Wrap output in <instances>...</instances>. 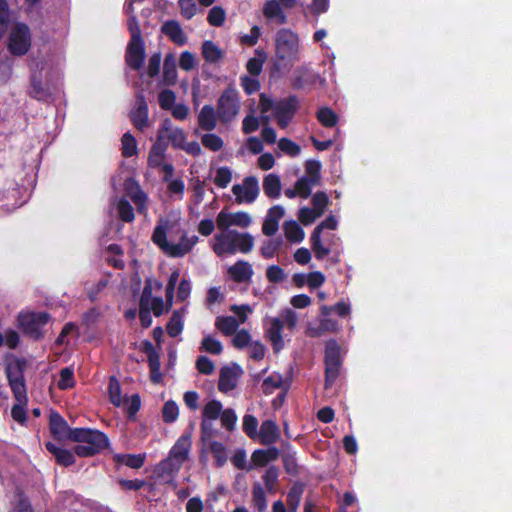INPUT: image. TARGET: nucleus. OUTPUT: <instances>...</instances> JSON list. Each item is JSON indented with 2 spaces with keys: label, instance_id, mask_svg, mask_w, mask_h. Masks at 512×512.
<instances>
[{
  "label": "nucleus",
  "instance_id": "2eb2a0df",
  "mask_svg": "<svg viewBox=\"0 0 512 512\" xmlns=\"http://www.w3.org/2000/svg\"><path fill=\"white\" fill-rule=\"evenodd\" d=\"M326 379L325 386L328 388L339 374L340 347L335 341H329L325 350Z\"/></svg>",
  "mask_w": 512,
  "mask_h": 512
},
{
  "label": "nucleus",
  "instance_id": "423d86ee",
  "mask_svg": "<svg viewBox=\"0 0 512 512\" xmlns=\"http://www.w3.org/2000/svg\"><path fill=\"white\" fill-rule=\"evenodd\" d=\"M220 418L222 426L228 431H233L237 423V415L231 408L223 409L222 403L218 400L208 401L202 411L201 429L204 437L212 435L213 422Z\"/></svg>",
  "mask_w": 512,
  "mask_h": 512
},
{
  "label": "nucleus",
  "instance_id": "7c9ffc66",
  "mask_svg": "<svg viewBox=\"0 0 512 512\" xmlns=\"http://www.w3.org/2000/svg\"><path fill=\"white\" fill-rule=\"evenodd\" d=\"M162 32L178 45H184L186 43V36L184 35L180 24L176 21H168L164 23L162 26Z\"/></svg>",
  "mask_w": 512,
  "mask_h": 512
},
{
  "label": "nucleus",
  "instance_id": "b1692460",
  "mask_svg": "<svg viewBox=\"0 0 512 512\" xmlns=\"http://www.w3.org/2000/svg\"><path fill=\"white\" fill-rule=\"evenodd\" d=\"M280 436V430L277 424L272 420L264 421L258 432V441L263 445H270L275 443Z\"/></svg>",
  "mask_w": 512,
  "mask_h": 512
},
{
  "label": "nucleus",
  "instance_id": "4468645a",
  "mask_svg": "<svg viewBox=\"0 0 512 512\" xmlns=\"http://www.w3.org/2000/svg\"><path fill=\"white\" fill-rule=\"evenodd\" d=\"M252 224V217L249 213L228 212L222 210L216 217V225L219 230H231V227H238L241 229L248 228Z\"/></svg>",
  "mask_w": 512,
  "mask_h": 512
},
{
  "label": "nucleus",
  "instance_id": "a878e982",
  "mask_svg": "<svg viewBox=\"0 0 512 512\" xmlns=\"http://www.w3.org/2000/svg\"><path fill=\"white\" fill-rule=\"evenodd\" d=\"M131 120L134 126L140 130L147 127L148 107L142 97L137 100L136 107L131 112Z\"/></svg>",
  "mask_w": 512,
  "mask_h": 512
},
{
  "label": "nucleus",
  "instance_id": "de8ad7c7",
  "mask_svg": "<svg viewBox=\"0 0 512 512\" xmlns=\"http://www.w3.org/2000/svg\"><path fill=\"white\" fill-rule=\"evenodd\" d=\"M226 19V12L220 6H215L210 9L207 21L211 26L220 27L224 24Z\"/></svg>",
  "mask_w": 512,
  "mask_h": 512
},
{
  "label": "nucleus",
  "instance_id": "052dcab7",
  "mask_svg": "<svg viewBox=\"0 0 512 512\" xmlns=\"http://www.w3.org/2000/svg\"><path fill=\"white\" fill-rule=\"evenodd\" d=\"M321 234H318L316 232H313L311 236V242H312V250L315 253V256L318 259H323L325 256H327L330 252V250L323 246L321 242Z\"/></svg>",
  "mask_w": 512,
  "mask_h": 512
},
{
  "label": "nucleus",
  "instance_id": "6e6d98bb",
  "mask_svg": "<svg viewBox=\"0 0 512 512\" xmlns=\"http://www.w3.org/2000/svg\"><path fill=\"white\" fill-rule=\"evenodd\" d=\"M256 53L259 57L251 58L246 65L247 71L254 76L259 75L262 71L263 63L266 57L264 52L257 50Z\"/></svg>",
  "mask_w": 512,
  "mask_h": 512
},
{
  "label": "nucleus",
  "instance_id": "f704fd0d",
  "mask_svg": "<svg viewBox=\"0 0 512 512\" xmlns=\"http://www.w3.org/2000/svg\"><path fill=\"white\" fill-rule=\"evenodd\" d=\"M46 448L55 456L59 464L68 466L74 462V456L69 450L62 449L51 442L46 444Z\"/></svg>",
  "mask_w": 512,
  "mask_h": 512
},
{
  "label": "nucleus",
  "instance_id": "cd10ccee",
  "mask_svg": "<svg viewBox=\"0 0 512 512\" xmlns=\"http://www.w3.org/2000/svg\"><path fill=\"white\" fill-rule=\"evenodd\" d=\"M252 273L251 265L245 261H238L228 268L229 276L236 282L248 281Z\"/></svg>",
  "mask_w": 512,
  "mask_h": 512
},
{
  "label": "nucleus",
  "instance_id": "39448f33",
  "mask_svg": "<svg viewBox=\"0 0 512 512\" xmlns=\"http://www.w3.org/2000/svg\"><path fill=\"white\" fill-rule=\"evenodd\" d=\"M297 108V100L289 97L279 101H273L265 94H261L259 109L261 119L264 123H268L272 117L277 121L280 128H286L294 117Z\"/></svg>",
  "mask_w": 512,
  "mask_h": 512
},
{
  "label": "nucleus",
  "instance_id": "c85d7f7f",
  "mask_svg": "<svg viewBox=\"0 0 512 512\" xmlns=\"http://www.w3.org/2000/svg\"><path fill=\"white\" fill-rule=\"evenodd\" d=\"M263 14L267 19L276 21L278 24H284L287 21L280 3L276 0H268L265 2L263 6Z\"/></svg>",
  "mask_w": 512,
  "mask_h": 512
},
{
  "label": "nucleus",
  "instance_id": "6e6552de",
  "mask_svg": "<svg viewBox=\"0 0 512 512\" xmlns=\"http://www.w3.org/2000/svg\"><path fill=\"white\" fill-rule=\"evenodd\" d=\"M190 448V435H182L172 447L168 458L158 466L159 476L165 478L164 474L171 476L178 472L182 464L188 459Z\"/></svg>",
  "mask_w": 512,
  "mask_h": 512
},
{
  "label": "nucleus",
  "instance_id": "a18cd8bd",
  "mask_svg": "<svg viewBox=\"0 0 512 512\" xmlns=\"http://www.w3.org/2000/svg\"><path fill=\"white\" fill-rule=\"evenodd\" d=\"M278 148L282 153L290 157H296L301 152V147L288 138H281L278 141Z\"/></svg>",
  "mask_w": 512,
  "mask_h": 512
},
{
  "label": "nucleus",
  "instance_id": "a19ab883",
  "mask_svg": "<svg viewBox=\"0 0 512 512\" xmlns=\"http://www.w3.org/2000/svg\"><path fill=\"white\" fill-rule=\"evenodd\" d=\"M184 309L175 311L167 324V332L171 337H176L181 334L183 330V314Z\"/></svg>",
  "mask_w": 512,
  "mask_h": 512
},
{
  "label": "nucleus",
  "instance_id": "9b49d317",
  "mask_svg": "<svg viewBox=\"0 0 512 512\" xmlns=\"http://www.w3.org/2000/svg\"><path fill=\"white\" fill-rule=\"evenodd\" d=\"M321 164L316 160H308L305 163V175L297 180L295 186L298 190V197L306 199L310 196L312 189L320 183Z\"/></svg>",
  "mask_w": 512,
  "mask_h": 512
},
{
  "label": "nucleus",
  "instance_id": "2f4dec72",
  "mask_svg": "<svg viewBox=\"0 0 512 512\" xmlns=\"http://www.w3.org/2000/svg\"><path fill=\"white\" fill-rule=\"evenodd\" d=\"M177 78L175 57L173 54H168L164 60L163 81L166 85H174L177 82Z\"/></svg>",
  "mask_w": 512,
  "mask_h": 512
},
{
  "label": "nucleus",
  "instance_id": "6ab92c4d",
  "mask_svg": "<svg viewBox=\"0 0 512 512\" xmlns=\"http://www.w3.org/2000/svg\"><path fill=\"white\" fill-rule=\"evenodd\" d=\"M242 374L243 371L238 365L234 364L232 366L223 367L220 370L218 389L223 393L232 391L236 388L238 380Z\"/></svg>",
  "mask_w": 512,
  "mask_h": 512
},
{
  "label": "nucleus",
  "instance_id": "72a5a7b5",
  "mask_svg": "<svg viewBox=\"0 0 512 512\" xmlns=\"http://www.w3.org/2000/svg\"><path fill=\"white\" fill-rule=\"evenodd\" d=\"M263 190L270 198H277L280 195L281 182L276 174H268L263 181Z\"/></svg>",
  "mask_w": 512,
  "mask_h": 512
},
{
  "label": "nucleus",
  "instance_id": "9d476101",
  "mask_svg": "<svg viewBox=\"0 0 512 512\" xmlns=\"http://www.w3.org/2000/svg\"><path fill=\"white\" fill-rule=\"evenodd\" d=\"M31 42V33L27 25L16 23L11 27L8 37V49L13 55L21 56L26 54L31 47Z\"/></svg>",
  "mask_w": 512,
  "mask_h": 512
},
{
  "label": "nucleus",
  "instance_id": "69168bd1",
  "mask_svg": "<svg viewBox=\"0 0 512 512\" xmlns=\"http://www.w3.org/2000/svg\"><path fill=\"white\" fill-rule=\"evenodd\" d=\"M320 214L316 212L313 208L303 207L298 212V219L303 225L312 224Z\"/></svg>",
  "mask_w": 512,
  "mask_h": 512
},
{
  "label": "nucleus",
  "instance_id": "4c0bfd02",
  "mask_svg": "<svg viewBox=\"0 0 512 512\" xmlns=\"http://www.w3.org/2000/svg\"><path fill=\"white\" fill-rule=\"evenodd\" d=\"M277 455V451L275 449L269 450H256L253 452L251 457L252 464L250 466L253 467H262L266 465L269 461L273 460Z\"/></svg>",
  "mask_w": 512,
  "mask_h": 512
},
{
  "label": "nucleus",
  "instance_id": "dca6fc26",
  "mask_svg": "<svg viewBox=\"0 0 512 512\" xmlns=\"http://www.w3.org/2000/svg\"><path fill=\"white\" fill-rule=\"evenodd\" d=\"M177 287V299L180 301L186 300L191 293V283L189 280L183 278L180 280V270L175 269L172 271L167 287H166V301L168 306L173 302V291Z\"/></svg>",
  "mask_w": 512,
  "mask_h": 512
},
{
  "label": "nucleus",
  "instance_id": "e2e57ef3",
  "mask_svg": "<svg viewBox=\"0 0 512 512\" xmlns=\"http://www.w3.org/2000/svg\"><path fill=\"white\" fill-rule=\"evenodd\" d=\"M230 310L236 315V319L239 322V325L245 323L248 319V316L252 314L253 308L250 305H233Z\"/></svg>",
  "mask_w": 512,
  "mask_h": 512
},
{
  "label": "nucleus",
  "instance_id": "c756f323",
  "mask_svg": "<svg viewBox=\"0 0 512 512\" xmlns=\"http://www.w3.org/2000/svg\"><path fill=\"white\" fill-rule=\"evenodd\" d=\"M217 112L211 105H205L198 114V123L202 129L213 130L217 123Z\"/></svg>",
  "mask_w": 512,
  "mask_h": 512
},
{
  "label": "nucleus",
  "instance_id": "f257e3e1",
  "mask_svg": "<svg viewBox=\"0 0 512 512\" xmlns=\"http://www.w3.org/2000/svg\"><path fill=\"white\" fill-rule=\"evenodd\" d=\"M153 243L166 255L173 258L184 257L198 243L196 235H189L181 225V214L172 211L161 217L152 234Z\"/></svg>",
  "mask_w": 512,
  "mask_h": 512
},
{
  "label": "nucleus",
  "instance_id": "680f3d73",
  "mask_svg": "<svg viewBox=\"0 0 512 512\" xmlns=\"http://www.w3.org/2000/svg\"><path fill=\"white\" fill-rule=\"evenodd\" d=\"M196 66H197V61H196L194 54H192L189 51H184L181 53V55L179 57V67L182 70L188 72V71L195 69Z\"/></svg>",
  "mask_w": 512,
  "mask_h": 512
},
{
  "label": "nucleus",
  "instance_id": "864d4df0",
  "mask_svg": "<svg viewBox=\"0 0 512 512\" xmlns=\"http://www.w3.org/2000/svg\"><path fill=\"white\" fill-rule=\"evenodd\" d=\"M201 142L205 148L212 151H219L223 148V140L216 134L208 133L202 136Z\"/></svg>",
  "mask_w": 512,
  "mask_h": 512
},
{
  "label": "nucleus",
  "instance_id": "58836bf2",
  "mask_svg": "<svg viewBox=\"0 0 512 512\" xmlns=\"http://www.w3.org/2000/svg\"><path fill=\"white\" fill-rule=\"evenodd\" d=\"M286 238L295 243H299L304 239L305 233L296 221H288L284 225Z\"/></svg>",
  "mask_w": 512,
  "mask_h": 512
},
{
  "label": "nucleus",
  "instance_id": "8fccbe9b",
  "mask_svg": "<svg viewBox=\"0 0 512 512\" xmlns=\"http://www.w3.org/2000/svg\"><path fill=\"white\" fill-rule=\"evenodd\" d=\"M252 503L258 512H264L267 508L265 492L259 484L253 487Z\"/></svg>",
  "mask_w": 512,
  "mask_h": 512
},
{
  "label": "nucleus",
  "instance_id": "1a4fd4ad",
  "mask_svg": "<svg viewBox=\"0 0 512 512\" xmlns=\"http://www.w3.org/2000/svg\"><path fill=\"white\" fill-rule=\"evenodd\" d=\"M241 102L233 87L226 88L217 102V115L222 123L232 122L239 114Z\"/></svg>",
  "mask_w": 512,
  "mask_h": 512
},
{
  "label": "nucleus",
  "instance_id": "393cba45",
  "mask_svg": "<svg viewBox=\"0 0 512 512\" xmlns=\"http://www.w3.org/2000/svg\"><path fill=\"white\" fill-rule=\"evenodd\" d=\"M50 430L59 440H72L73 430L68 427L66 421L58 413L50 414Z\"/></svg>",
  "mask_w": 512,
  "mask_h": 512
},
{
  "label": "nucleus",
  "instance_id": "f8f14e48",
  "mask_svg": "<svg viewBox=\"0 0 512 512\" xmlns=\"http://www.w3.org/2000/svg\"><path fill=\"white\" fill-rule=\"evenodd\" d=\"M24 362L17 358H10L7 360L6 374L18 402L26 400V389L23 377Z\"/></svg>",
  "mask_w": 512,
  "mask_h": 512
},
{
  "label": "nucleus",
  "instance_id": "13d9d810",
  "mask_svg": "<svg viewBox=\"0 0 512 512\" xmlns=\"http://www.w3.org/2000/svg\"><path fill=\"white\" fill-rule=\"evenodd\" d=\"M243 431L252 439H256L258 432V421L256 417L252 415H245L242 423Z\"/></svg>",
  "mask_w": 512,
  "mask_h": 512
},
{
  "label": "nucleus",
  "instance_id": "5701e85b",
  "mask_svg": "<svg viewBox=\"0 0 512 512\" xmlns=\"http://www.w3.org/2000/svg\"><path fill=\"white\" fill-rule=\"evenodd\" d=\"M283 216L284 208L282 206L276 205L270 208L262 226L263 233L267 236L274 235L278 230L279 221Z\"/></svg>",
  "mask_w": 512,
  "mask_h": 512
},
{
  "label": "nucleus",
  "instance_id": "ddd939ff",
  "mask_svg": "<svg viewBox=\"0 0 512 512\" xmlns=\"http://www.w3.org/2000/svg\"><path fill=\"white\" fill-rule=\"evenodd\" d=\"M18 321L25 333L33 338H39L42 335V328L49 321V316L43 312H24L19 315Z\"/></svg>",
  "mask_w": 512,
  "mask_h": 512
},
{
  "label": "nucleus",
  "instance_id": "37998d69",
  "mask_svg": "<svg viewBox=\"0 0 512 512\" xmlns=\"http://www.w3.org/2000/svg\"><path fill=\"white\" fill-rule=\"evenodd\" d=\"M115 459L118 463L131 468H140L145 460V454H120Z\"/></svg>",
  "mask_w": 512,
  "mask_h": 512
},
{
  "label": "nucleus",
  "instance_id": "473e14b6",
  "mask_svg": "<svg viewBox=\"0 0 512 512\" xmlns=\"http://www.w3.org/2000/svg\"><path fill=\"white\" fill-rule=\"evenodd\" d=\"M339 329V324L336 320L331 318H323L320 320L318 327L309 326L307 334L311 337H318L325 332H336Z\"/></svg>",
  "mask_w": 512,
  "mask_h": 512
},
{
  "label": "nucleus",
  "instance_id": "79ce46f5",
  "mask_svg": "<svg viewBox=\"0 0 512 512\" xmlns=\"http://www.w3.org/2000/svg\"><path fill=\"white\" fill-rule=\"evenodd\" d=\"M209 449L216 461L217 466L222 467L228 460L227 448L218 441H212Z\"/></svg>",
  "mask_w": 512,
  "mask_h": 512
},
{
  "label": "nucleus",
  "instance_id": "bf43d9fd",
  "mask_svg": "<svg viewBox=\"0 0 512 512\" xmlns=\"http://www.w3.org/2000/svg\"><path fill=\"white\" fill-rule=\"evenodd\" d=\"M162 414H163V420L166 423L174 422L178 418V415H179L178 405L174 401H167L164 404Z\"/></svg>",
  "mask_w": 512,
  "mask_h": 512
},
{
  "label": "nucleus",
  "instance_id": "c03bdc74",
  "mask_svg": "<svg viewBox=\"0 0 512 512\" xmlns=\"http://www.w3.org/2000/svg\"><path fill=\"white\" fill-rule=\"evenodd\" d=\"M319 122L325 127H333L338 121L337 114L328 107H323L317 112Z\"/></svg>",
  "mask_w": 512,
  "mask_h": 512
},
{
  "label": "nucleus",
  "instance_id": "c9c22d12",
  "mask_svg": "<svg viewBox=\"0 0 512 512\" xmlns=\"http://www.w3.org/2000/svg\"><path fill=\"white\" fill-rule=\"evenodd\" d=\"M202 56L210 63H216L223 57V51L212 41H205L202 44Z\"/></svg>",
  "mask_w": 512,
  "mask_h": 512
},
{
  "label": "nucleus",
  "instance_id": "5fc2aeb1",
  "mask_svg": "<svg viewBox=\"0 0 512 512\" xmlns=\"http://www.w3.org/2000/svg\"><path fill=\"white\" fill-rule=\"evenodd\" d=\"M57 385L62 390L70 389L75 385L74 373L71 368L66 367L60 371Z\"/></svg>",
  "mask_w": 512,
  "mask_h": 512
},
{
  "label": "nucleus",
  "instance_id": "603ef678",
  "mask_svg": "<svg viewBox=\"0 0 512 512\" xmlns=\"http://www.w3.org/2000/svg\"><path fill=\"white\" fill-rule=\"evenodd\" d=\"M232 180V171L227 167H220L214 175V183L219 188H226Z\"/></svg>",
  "mask_w": 512,
  "mask_h": 512
},
{
  "label": "nucleus",
  "instance_id": "7ed1b4c3",
  "mask_svg": "<svg viewBox=\"0 0 512 512\" xmlns=\"http://www.w3.org/2000/svg\"><path fill=\"white\" fill-rule=\"evenodd\" d=\"M142 0H126L124 9L128 15V28L131 33V40L126 50V62L129 67L139 70L145 58V47L141 38V32L138 24L136 23L135 4H141Z\"/></svg>",
  "mask_w": 512,
  "mask_h": 512
},
{
  "label": "nucleus",
  "instance_id": "ea45409f",
  "mask_svg": "<svg viewBox=\"0 0 512 512\" xmlns=\"http://www.w3.org/2000/svg\"><path fill=\"white\" fill-rule=\"evenodd\" d=\"M216 326L225 335H231L239 327V322L233 316H222L217 318Z\"/></svg>",
  "mask_w": 512,
  "mask_h": 512
},
{
  "label": "nucleus",
  "instance_id": "774afa93",
  "mask_svg": "<svg viewBox=\"0 0 512 512\" xmlns=\"http://www.w3.org/2000/svg\"><path fill=\"white\" fill-rule=\"evenodd\" d=\"M231 462L237 469H252V466L248 465L247 455L244 449L236 450L233 456L231 457Z\"/></svg>",
  "mask_w": 512,
  "mask_h": 512
},
{
  "label": "nucleus",
  "instance_id": "338daca9",
  "mask_svg": "<svg viewBox=\"0 0 512 512\" xmlns=\"http://www.w3.org/2000/svg\"><path fill=\"white\" fill-rule=\"evenodd\" d=\"M201 348L208 353L220 354L222 352V344L211 336L203 338Z\"/></svg>",
  "mask_w": 512,
  "mask_h": 512
},
{
  "label": "nucleus",
  "instance_id": "4d7b16f0",
  "mask_svg": "<svg viewBox=\"0 0 512 512\" xmlns=\"http://www.w3.org/2000/svg\"><path fill=\"white\" fill-rule=\"evenodd\" d=\"M159 105L164 110H170L176 104V95L172 90L164 89L158 95Z\"/></svg>",
  "mask_w": 512,
  "mask_h": 512
},
{
  "label": "nucleus",
  "instance_id": "e433bc0d",
  "mask_svg": "<svg viewBox=\"0 0 512 512\" xmlns=\"http://www.w3.org/2000/svg\"><path fill=\"white\" fill-rule=\"evenodd\" d=\"M121 152L126 158L136 156L138 153V145L135 137L127 132L121 138Z\"/></svg>",
  "mask_w": 512,
  "mask_h": 512
},
{
  "label": "nucleus",
  "instance_id": "0e129e2a",
  "mask_svg": "<svg viewBox=\"0 0 512 512\" xmlns=\"http://www.w3.org/2000/svg\"><path fill=\"white\" fill-rule=\"evenodd\" d=\"M312 204L313 209L321 216L329 204V198L326 193L317 192L312 197Z\"/></svg>",
  "mask_w": 512,
  "mask_h": 512
},
{
  "label": "nucleus",
  "instance_id": "f3484780",
  "mask_svg": "<svg viewBox=\"0 0 512 512\" xmlns=\"http://www.w3.org/2000/svg\"><path fill=\"white\" fill-rule=\"evenodd\" d=\"M232 192L238 204H250L258 197V180L255 177H247L242 183L234 185Z\"/></svg>",
  "mask_w": 512,
  "mask_h": 512
},
{
  "label": "nucleus",
  "instance_id": "f03ea898",
  "mask_svg": "<svg viewBox=\"0 0 512 512\" xmlns=\"http://www.w3.org/2000/svg\"><path fill=\"white\" fill-rule=\"evenodd\" d=\"M299 35L288 28L279 29L274 36V59L278 71H290L300 60Z\"/></svg>",
  "mask_w": 512,
  "mask_h": 512
},
{
  "label": "nucleus",
  "instance_id": "4be33fe9",
  "mask_svg": "<svg viewBox=\"0 0 512 512\" xmlns=\"http://www.w3.org/2000/svg\"><path fill=\"white\" fill-rule=\"evenodd\" d=\"M152 283L150 282L144 288L143 294L141 296V307H145L152 311L154 315L159 316L168 310L170 306H166L162 298L160 297H152Z\"/></svg>",
  "mask_w": 512,
  "mask_h": 512
},
{
  "label": "nucleus",
  "instance_id": "49530a36",
  "mask_svg": "<svg viewBox=\"0 0 512 512\" xmlns=\"http://www.w3.org/2000/svg\"><path fill=\"white\" fill-rule=\"evenodd\" d=\"M110 401L117 407L122 406L123 397L121 396V389L118 380L114 377L110 378L108 388Z\"/></svg>",
  "mask_w": 512,
  "mask_h": 512
},
{
  "label": "nucleus",
  "instance_id": "bb28decb",
  "mask_svg": "<svg viewBox=\"0 0 512 512\" xmlns=\"http://www.w3.org/2000/svg\"><path fill=\"white\" fill-rule=\"evenodd\" d=\"M282 327V321L278 318H271L267 322V335L276 351L283 347V339L281 335Z\"/></svg>",
  "mask_w": 512,
  "mask_h": 512
},
{
  "label": "nucleus",
  "instance_id": "aec40b11",
  "mask_svg": "<svg viewBox=\"0 0 512 512\" xmlns=\"http://www.w3.org/2000/svg\"><path fill=\"white\" fill-rule=\"evenodd\" d=\"M158 138L162 141L167 138L175 148H181L186 140L183 129L172 125L170 120H165L159 129Z\"/></svg>",
  "mask_w": 512,
  "mask_h": 512
},
{
  "label": "nucleus",
  "instance_id": "0eeeda50",
  "mask_svg": "<svg viewBox=\"0 0 512 512\" xmlns=\"http://www.w3.org/2000/svg\"><path fill=\"white\" fill-rule=\"evenodd\" d=\"M72 441L79 443L75 448V452L81 457L92 456L109 445V440L104 433L98 430L83 428L73 430Z\"/></svg>",
  "mask_w": 512,
  "mask_h": 512
},
{
  "label": "nucleus",
  "instance_id": "a211bd4d",
  "mask_svg": "<svg viewBox=\"0 0 512 512\" xmlns=\"http://www.w3.org/2000/svg\"><path fill=\"white\" fill-rule=\"evenodd\" d=\"M165 151L166 145L163 141L157 138V141L152 145L150 149L148 155V164L151 167H160L165 173L164 179L167 180L168 177H172L174 169L171 164L165 163Z\"/></svg>",
  "mask_w": 512,
  "mask_h": 512
},
{
  "label": "nucleus",
  "instance_id": "20e7f679",
  "mask_svg": "<svg viewBox=\"0 0 512 512\" xmlns=\"http://www.w3.org/2000/svg\"><path fill=\"white\" fill-rule=\"evenodd\" d=\"M254 245L253 237L248 233L235 230H220L212 239V249L219 257L233 255L237 252L248 253Z\"/></svg>",
  "mask_w": 512,
  "mask_h": 512
},
{
  "label": "nucleus",
  "instance_id": "3c124183",
  "mask_svg": "<svg viewBox=\"0 0 512 512\" xmlns=\"http://www.w3.org/2000/svg\"><path fill=\"white\" fill-rule=\"evenodd\" d=\"M284 383L283 377L279 373H273L263 381V390L265 393L270 394L275 389L282 387Z\"/></svg>",
  "mask_w": 512,
  "mask_h": 512
},
{
  "label": "nucleus",
  "instance_id": "09e8293b",
  "mask_svg": "<svg viewBox=\"0 0 512 512\" xmlns=\"http://www.w3.org/2000/svg\"><path fill=\"white\" fill-rule=\"evenodd\" d=\"M116 209L123 221L132 222L134 220L133 208L127 200L119 199L116 203Z\"/></svg>",
  "mask_w": 512,
  "mask_h": 512
},
{
  "label": "nucleus",
  "instance_id": "412c9836",
  "mask_svg": "<svg viewBox=\"0 0 512 512\" xmlns=\"http://www.w3.org/2000/svg\"><path fill=\"white\" fill-rule=\"evenodd\" d=\"M126 195L134 202L139 213L145 214L147 211L148 197L142 191L139 184L133 179L125 181Z\"/></svg>",
  "mask_w": 512,
  "mask_h": 512
}]
</instances>
